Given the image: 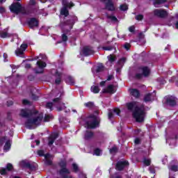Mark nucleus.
<instances>
[{
	"mask_svg": "<svg viewBox=\"0 0 178 178\" xmlns=\"http://www.w3.org/2000/svg\"><path fill=\"white\" fill-rule=\"evenodd\" d=\"M19 116L22 118H29V120L25 123L27 129H35V126H38L42 120V115L34 114L30 110L22 109L19 113Z\"/></svg>",
	"mask_w": 178,
	"mask_h": 178,
	"instance_id": "nucleus-1",
	"label": "nucleus"
},
{
	"mask_svg": "<svg viewBox=\"0 0 178 178\" xmlns=\"http://www.w3.org/2000/svg\"><path fill=\"white\" fill-rule=\"evenodd\" d=\"M127 106L129 111H134L133 116L134 119H136V122H144L146 113L145 107H144V106L140 104V103L137 102H132L131 103H128Z\"/></svg>",
	"mask_w": 178,
	"mask_h": 178,
	"instance_id": "nucleus-2",
	"label": "nucleus"
},
{
	"mask_svg": "<svg viewBox=\"0 0 178 178\" xmlns=\"http://www.w3.org/2000/svg\"><path fill=\"white\" fill-rule=\"evenodd\" d=\"M53 106L57 108V111H63L65 109V104L60 102V98L56 97L53 100V102H48L46 104V108L52 111Z\"/></svg>",
	"mask_w": 178,
	"mask_h": 178,
	"instance_id": "nucleus-3",
	"label": "nucleus"
},
{
	"mask_svg": "<svg viewBox=\"0 0 178 178\" xmlns=\"http://www.w3.org/2000/svg\"><path fill=\"white\" fill-rule=\"evenodd\" d=\"M99 123V118L97 115H92L88 118L86 125L88 129H95L98 127Z\"/></svg>",
	"mask_w": 178,
	"mask_h": 178,
	"instance_id": "nucleus-4",
	"label": "nucleus"
},
{
	"mask_svg": "<svg viewBox=\"0 0 178 178\" xmlns=\"http://www.w3.org/2000/svg\"><path fill=\"white\" fill-rule=\"evenodd\" d=\"M10 10L13 13H16L17 15L18 13H22V15H27V13L26 12V8L22 6V4L20 3H13L10 7Z\"/></svg>",
	"mask_w": 178,
	"mask_h": 178,
	"instance_id": "nucleus-5",
	"label": "nucleus"
},
{
	"mask_svg": "<svg viewBox=\"0 0 178 178\" xmlns=\"http://www.w3.org/2000/svg\"><path fill=\"white\" fill-rule=\"evenodd\" d=\"M62 68H58L57 70L53 69L51 71V74L52 76H54L56 77L55 83L56 84H60V81L62 80Z\"/></svg>",
	"mask_w": 178,
	"mask_h": 178,
	"instance_id": "nucleus-6",
	"label": "nucleus"
},
{
	"mask_svg": "<svg viewBox=\"0 0 178 178\" xmlns=\"http://www.w3.org/2000/svg\"><path fill=\"white\" fill-rule=\"evenodd\" d=\"M63 9L60 10V15L66 17L69 15V10H67V8H72L74 6V4L72 2L67 3L66 1H63Z\"/></svg>",
	"mask_w": 178,
	"mask_h": 178,
	"instance_id": "nucleus-7",
	"label": "nucleus"
},
{
	"mask_svg": "<svg viewBox=\"0 0 178 178\" xmlns=\"http://www.w3.org/2000/svg\"><path fill=\"white\" fill-rule=\"evenodd\" d=\"M60 165L62 168L61 170L60 171V175H61V176H63V178H72L70 175H69V173H70V171H69V170H67L65 168L66 161H61L60 163Z\"/></svg>",
	"mask_w": 178,
	"mask_h": 178,
	"instance_id": "nucleus-8",
	"label": "nucleus"
},
{
	"mask_svg": "<svg viewBox=\"0 0 178 178\" xmlns=\"http://www.w3.org/2000/svg\"><path fill=\"white\" fill-rule=\"evenodd\" d=\"M47 67V63L38 60L36 63V68L35 69V73H44V69Z\"/></svg>",
	"mask_w": 178,
	"mask_h": 178,
	"instance_id": "nucleus-9",
	"label": "nucleus"
},
{
	"mask_svg": "<svg viewBox=\"0 0 178 178\" xmlns=\"http://www.w3.org/2000/svg\"><path fill=\"white\" fill-rule=\"evenodd\" d=\"M139 73L136 74L138 79H141L142 76H147L149 74V68L147 67H142L139 69Z\"/></svg>",
	"mask_w": 178,
	"mask_h": 178,
	"instance_id": "nucleus-10",
	"label": "nucleus"
},
{
	"mask_svg": "<svg viewBox=\"0 0 178 178\" xmlns=\"http://www.w3.org/2000/svg\"><path fill=\"white\" fill-rule=\"evenodd\" d=\"M26 49H27V44H22L20 48L16 49L15 55L19 56V58H24L23 55H24V51H26Z\"/></svg>",
	"mask_w": 178,
	"mask_h": 178,
	"instance_id": "nucleus-11",
	"label": "nucleus"
},
{
	"mask_svg": "<svg viewBox=\"0 0 178 178\" xmlns=\"http://www.w3.org/2000/svg\"><path fill=\"white\" fill-rule=\"evenodd\" d=\"M156 98V93L153 92L152 93H147L143 99L145 102H152Z\"/></svg>",
	"mask_w": 178,
	"mask_h": 178,
	"instance_id": "nucleus-12",
	"label": "nucleus"
},
{
	"mask_svg": "<svg viewBox=\"0 0 178 178\" xmlns=\"http://www.w3.org/2000/svg\"><path fill=\"white\" fill-rule=\"evenodd\" d=\"M154 16H157V17H166L168 16V12L165 10L156 9L154 10Z\"/></svg>",
	"mask_w": 178,
	"mask_h": 178,
	"instance_id": "nucleus-13",
	"label": "nucleus"
},
{
	"mask_svg": "<svg viewBox=\"0 0 178 178\" xmlns=\"http://www.w3.org/2000/svg\"><path fill=\"white\" fill-rule=\"evenodd\" d=\"M104 94H115L116 88L113 85H109L108 87L102 90Z\"/></svg>",
	"mask_w": 178,
	"mask_h": 178,
	"instance_id": "nucleus-14",
	"label": "nucleus"
},
{
	"mask_svg": "<svg viewBox=\"0 0 178 178\" xmlns=\"http://www.w3.org/2000/svg\"><path fill=\"white\" fill-rule=\"evenodd\" d=\"M92 54H94V50L90 47H84L81 51V55H83V56H88V55H92Z\"/></svg>",
	"mask_w": 178,
	"mask_h": 178,
	"instance_id": "nucleus-15",
	"label": "nucleus"
},
{
	"mask_svg": "<svg viewBox=\"0 0 178 178\" xmlns=\"http://www.w3.org/2000/svg\"><path fill=\"white\" fill-rule=\"evenodd\" d=\"M166 102L167 105H169L170 106H175L177 102V99L173 96H170L166 98Z\"/></svg>",
	"mask_w": 178,
	"mask_h": 178,
	"instance_id": "nucleus-16",
	"label": "nucleus"
},
{
	"mask_svg": "<svg viewBox=\"0 0 178 178\" xmlns=\"http://www.w3.org/2000/svg\"><path fill=\"white\" fill-rule=\"evenodd\" d=\"M8 172L13 170V165L11 163H8L6 165V168H1L0 173L1 175H6V173H8Z\"/></svg>",
	"mask_w": 178,
	"mask_h": 178,
	"instance_id": "nucleus-17",
	"label": "nucleus"
},
{
	"mask_svg": "<svg viewBox=\"0 0 178 178\" xmlns=\"http://www.w3.org/2000/svg\"><path fill=\"white\" fill-rule=\"evenodd\" d=\"M126 166H129V162L126 161H119L116 165V169L117 170H122V169H124Z\"/></svg>",
	"mask_w": 178,
	"mask_h": 178,
	"instance_id": "nucleus-18",
	"label": "nucleus"
},
{
	"mask_svg": "<svg viewBox=\"0 0 178 178\" xmlns=\"http://www.w3.org/2000/svg\"><path fill=\"white\" fill-rule=\"evenodd\" d=\"M120 113V110L119 108H115L112 111H110L108 112V119H113L115 118V115H119Z\"/></svg>",
	"mask_w": 178,
	"mask_h": 178,
	"instance_id": "nucleus-19",
	"label": "nucleus"
},
{
	"mask_svg": "<svg viewBox=\"0 0 178 178\" xmlns=\"http://www.w3.org/2000/svg\"><path fill=\"white\" fill-rule=\"evenodd\" d=\"M28 23L31 29H33V27L38 26V21L35 18H31Z\"/></svg>",
	"mask_w": 178,
	"mask_h": 178,
	"instance_id": "nucleus-20",
	"label": "nucleus"
},
{
	"mask_svg": "<svg viewBox=\"0 0 178 178\" xmlns=\"http://www.w3.org/2000/svg\"><path fill=\"white\" fill-rule=\"evenodd\" d=\"M45 163L46 165H52V155L51 154H45Z\"/></svg>",
	"mask_w": 178,
	"mask_h": 178,
	"instance_id": "nucleus-21",
	"label": "nucleus"
},
{
	"mask_svg": "<svg viewBox=\"0 0 178 178\" xmlns=\"http://www.w3.org/2000/svg\"><path fill=\"white\" fill-rule=\"evenodd\" d=\"M106 8L108 10H115V6L113 3H112V0H108V2L106 3Z\"/></svg>",
	"mask_w": 178,
	"mask_h": 178,
	"instance_id": "nucleus-22",
	"label": "nucleus"
},
{
	"mask_svg": "<svg viewBox=\"0 0 178 178\" xmlns=\"http://www.w3.org/2000/svg\"><path fill=\"white\" fill-rule=\"evenodd\" d=\"M104 70V67L102 65L97 67L96 69L93 68L92 72L93 74H97V73H99V72H102Z\"/></svg>",
	"mask_w": 178,
	"mask_h": 178,
	"instance_id": "nucleus-23",
	"label": "nucleus"
},
{
	"mask_svg": "<svg viewBox=\"0 0 178 178\" xmlns=\"http://www.w3.org/2000/svg\"><path fill=\"white\" fill-rule=\"evenodd\" d=\"M130 93L136 98H138V97H140V92H138L137 89H131Z\"/></svg>",
	"mask_w": 178,
	"mask_h": 178,
	"instance_id": "nucleus-24",
	"label": "nucleus"
},
{
	"mask_svg": "<svg viewBox=\"0 0 178 178\" xmlns=\"http://www.w3.org/2000/svg\"><path fill=\"white\" fill-rule=\"evenodd\" d=\"M58 137L57 134H54L51 135V136L49 138V145H52L54 144V141H55V138Z\"/></svg>",
	"mask_w": 178,
	"mask_h": 178,
	"instance_id": "nucleus-25",
	"label": "nucleus"
},
{
	"mask_svg": "<svg viewBox=\"0 0 178 178\" xmlns=\"http://www.w3.org/2000/svg\"><path fill=\"white\" fill-rule=\"evenodd\" d=\"M92 136H94V134L90 131H86L85 133V140H90V138H92Z\"/></svg>",
	"mask_w": 178,
	"mask_h": 178,
	"instance_id": "nucleus-26",
	"label": "nucleus"
},
{
	"mask_svg": "<svg viewBox=\"0 0 178 178\" xmlns=\"http://www.w3.org/2000/svg\"><path fill=\"white\" fill-rule=\"evenodd\" d=\"M66 83L70 86H73L74 84V79H73L72 76H68L66 79Z\"/></svg>",
	"mask_w": 178,
	"mask_h": 178,
	"instance_id": "nucleus-27",
	"label": "nucleus"
},
{
	"mask_svg": "<svg viewBox=\"0 0 178 178\" xmlns=\"http://www.w3.org/2000/svg\"><path fill=\"white\" fill-rule=\"evenodd\" d=\"M9 149H10V140H7L4 145V151L6 152H8V151H9Z\"/></svg>",
	"mask_w": 178,
	"mask_h": 178,
	"instance_id": "nucleus-28",
	"label": "nucleus"
},
{
	"mask_svg": "<svg viewBox=\"0 0 178 178\" xmlns=\"http://www.w3.org/2000/svg\"><path fill=\"white\" fill-rule=\"evenodd\" d=\"M165 0H154V5L155 8H159V5H161V3H165Z\"/></svg>",
	"mask_w": 178,
	"mask_h": 178,
	"instance_id": "nucleus-29",
	"label": "nucleus"
},
{
	"mask_svg": "<svg viewBox=\"0 0 178 178\" xmlns=\"http://www.w3.org/2000/svg\"><path fill=\"white\" fill-rule=\"evenodd\" d=\"M90 90L94 94H98V92H99V87L98 86H93L91 87Z\"/></svg>",
	"mask_w": 178,
	"mask_h": 178,
	"instance_id": "nucleus-30",
	"label": "nucleus"
},
{
	"mask_svg": "<svg viewBox=\"0 0 178 178\" xmlns=\"http://www.w3.org/2000/svg\"><path fill=\"white\" fill-rule=\"evenodd\" d=\"M72 169L73 172H74L75 173H77V172H80V168H79V165H77V164L76 163L72 164Z\"/></svg>",
	"mask_w": 178,
	"mask_h": 178,
	"instance_id": "nucleus-31",
	"label": "nucleus"
},
{
	"mask_svg": "<svg viewBox=\"0 0 178 178\" xmlns=\"http://www.w3.org/2000/svg\"><path fill=\"white\" fill-rule=\"evenodd\" d=\"M93 155H96L97 156H99L102 155V150H101L99 149H95Z\"/></svg>",
	"mask_w": 178,
	"mask_h": 178,
	"instance_id": "nucleus-32",
	"label": "nucleus"
},
{
	"mask_svg": "<svg viewBox=\"0 0 178 178\" xmlns=\"http://www.w3.org/2000/svg\"><path fill=\"white\" fill-rule=\"evenodd\" d=\"M143 163L145 166H149V165H151V159L145 158L143 159Z\"/></svg>",
	"mask_w": 178,
	"mask_h": 178,
	"instance_id": "nucleus-33",
	"label": "nucleus"
},
{
	"mask_svg": "<svg viewBox=\"0 0 178 178\" xmlns=\"http://www.w3.org/2000/svg\"><path fill=\"white\" fill-rule=\"evenodd\" d=\"M54 119V116L52 115H47L44 117V122H49V120H52Z\"/></svg>",
	"mask_w": 178,
	"mask_h": 178,
	"instance_id": "nucleus-34",
	"label": "nucleus"
},
{
	"mask_svg": "<svg viewBox=\"0 0 178 178\" xmlns=\"http://www.w3.org/2000/svg\"><path fill=\"white\" fill-rule=\"evenodd\" d=\"M170 170H171L172 172H177L178 170V167L176 165H172L171 166L169 167Z\"/></svg>",
	"mask_w": 178,
	"mask_h": 178,
	"instance_id": "nucleus-35",
	"label": "nucleus"
},
{
	"mask_svg": "<svg viewBox=\"0 0 178 178\" xmlns=\"http://www.w3.org/2000/svg\"><path fill=\"white\" fill-rule=\"evenodd\" d=\"M120 10H127L129 9V6L127 4H122L120 6Z\"/></svg>",
	"mask_w": 178,
	"mask_h": 178,
	"instance_id": "nucleus-36",
	"label": "nucleus"
},
{
	"mask_svg": "<svg viewBox=\"0 0 178 178\" xmlns=\"http://www.w3.org/2000/svg\"><path fill=\"white\" fill-rule=\"evenodd\" d=\"M108 59L109 62L112 63V62H115V60L116 59V58L113 55H110L108 56Z\"/></svg>",
	"mask_w": 178,
	"mask_h": 178,
	"instance_id": "nucleus-37",
	"label": "nucleus"
},
{
	"mask_svg": "<svg viewBox=\"0 0 178 178\" xmlns=\"http://www.w3.org/2000/svg\"><path fill=\"white\" fill-rule=\"evenodd\" d=\"M115 152H118V147H116V146H114L110 149V153L115 154Z\"/></svg>",
	"mask_w": 178,
	"mask_h": 178,
	"instance_id": "nucleus-38",
	"label": "nucleus"
},
{
	"mask_svg": "<svg viewBox=\"0 0 178 178\" xmlns=\"http://www.w3.org/2000/svg\"><path fill=\"white\" fill-rule=\"evenodd\" d=\"M124 62H126V58H122L118 61V64L120 65V66H123Z\"/></svg>",
	"mask_w": 178,
	"mask_h": 178,
	"instance_id": "nucleus-39",
	"label": "nucleus"
},
{
	"mask_svg": "<svg viewBox=\"0 0 178 178\" xmlns=\"http://www.w3.org/2000/svg\"><path fill=\"white\" fill-rule=\"evenodd\" d=\"M1 36L2 37V38H6V37H10V35L7 32H3L1 33Z\"/></svg>",
	"mask_w": 178,
	"mask_h": 178,
	"instance_id": "nucleus-40",
	"label": "nucleus"
},
{
	"mask_svg": "<svg viewBox=\"0 0 178 178\" xmlns=\"http://www.w3.org/2000/svg\"><path fill=\"white\" fill-rule=\"evenodd\" d=\"M74 24V22L70 21V25H67V24H65V28L67 29V27H70V29H72V27H73V25Z\"/></svg>",
	"mask_w": 178,
	"mask_h": 178,
	"instance_id": "nucleus-41",
	"label": "nucleus"
},
{
	"mask_svg": "<svg viewBox=\"0 0 178 178\" xmlns=\"http://www.w3.org/2000/svg\"><path fill=\"white\" fill-rule=\"evenodd\" d=\"M26 161H22L21 162V166H26V168H30V163H26Z\"/></svg>",
	"mask_w": 178,
	"mask_h": 178,
	"instance_id": "nucleus-42",
	"label": "nucleus"
},
{
	"mask_svg": "<svg viewBox=\"0 0 178 178\" xmlns=\"http://www.w3.org/2000/svg\"><path fill=\"white\" fill-rule=\"evenodd\" d=\"M93 105V102H88L85 104V106H86V108H91V106H92Z\"/></svg>",
	"mask_w": 178,
	"mask_h": 178,
	"instance_id": "nucleus-43",
	"label": "nucleus"
},
{
	"mask_svg": "<svg viewBox=\"0 0 178 178\" xmlns=\"http://www.w3.org/2000/svg\"><path fill=\"white\" fill-rule=\"evenodd\" d=\"M22 104H23V105H30V102H29V100H27V99H24L22 101Z\"/></svg>",
	"mask_w": 178,
	"mask_h": 178,
	"instance_id": "nucleus-44",
	"label": "nucleus"
},
{
	"mask_svg": "<svg viewBox=\"0 0 178 178\" xmlns=\"http://www.w3.org/2000/svg\"><path fill=\"white\" fill-rule=\"evenodd\" d=\"M143 17H144L142 15H139L136 17V20H143Z\"/></svg>",
	"mask_w": 178,
	"mask_h": 178,
	"instance_id": "nucleus-45",
	"label": "nucleus"
},
{
	"mask_svg": "<svg viewBox=\"0 0 178 178\" xmlns=\"http://www.w3.org/2000/svg\"><path fill=\"white\" fill-rule=\"evenodd\" d=\"M38 154L39 155V156H42L44 155V150H38Z\"/></svg>",
	"mask_w": 178,
	"mask_h": 178,
	"instance_id": "nucleus-46",
	"label": "nucleus"
},
{
	"mask_svg": "<svg viewBox=\"0 0 178 178\" xmlns=\"http://www.w3.org/2000/svg\"><path fill=\"white\" fill-rule=\"evenodd\" d=\"M109 19H111L112 20V22L118 21V18H116V17H115V16H111V17H109Z\"/></svg>",
	"mask_w": 178,
	"mask_h": 178,
	"instance_id": "nucleus-47",
	"label": "nucleus"
},
{
	"mask_svg": "<svg viewBox=\"0 0 178 178\" xmlns=\"http://www.w3.org/2000/svg\"><path fill=\"white\" fill-rule=\"evenodd\" d=\"M124 47L125 48V49H127V51H129V49L130 48V44H129V43L125 44Z\"/></svg>",
	"mask_w": 178,
	"mask_h": 178,
	"instance_id": "nucleus-48",
	"label": "nucleus"
},
{
	"mask_svg": "<svg viewBox=\"0 0 178 178\" xmlns=\"http://www.w3.org/2000/svg\"><path fill=\"white\" fill-rule=\"evenodd\" d=\"M62 40H63V41H67V36L65 34H63Z\"/></svg>",
	"mask_w": 178,
	"mask_h": 178,
	"instance_id": "nucleus-49",
	"label": "nucleus"
},
{
	"mask_svg": "<svg viewBox=\"0 0 178 178\" xmlns=\"http://www.w3.org/2000/svg\"><path fill=\"white\" fill-rule=\"evenodd\" d=\"M3 58H4V62H8L7 58H8V54H3Z\"/></svg>",
	"mask_w": 178,
	"mask_h": 178,
	"instance_id": "nucleus-50",
	"label": "nucleus"
},
{
	"mask_svg": "<svg viewBox=\"0 0 178 178\" xmlns=\"http://www.w3.org/2000/svg\"><path fill=\"white\" fill-rule=\"evenodd\" d=\"M134 26H130L129 29V31L131 32V33H133L134 31Z\"/></svg>",
	"mask_w": 178,
	"mask_h": 178,
	"instance_id": "nucleus-51",
	"label": "nucleus"
},
{
	"mask_svg": "<svg viewBox=\"0 0 178 178\" xmlns=\"http://www.w3.org/2000/svg\"><path fill=\"white\" fill-rule=\"evenodd\" d=\"M166 142L167 143H170V145H171V143H175V140L174 139H172L171 140H169V139H167L166 140Z\"/></svg>",
	"mask_w": 178,
	"mask_h": 178,
	"instance_id": "nucleus-52",
	"label": "nucleus"
},
{
	"mask_svg": "<svg viewBox=\"0 0 178 178\" xmlns=\"http://www.w3.org/2000/svg\"><path fill=\"white\" fill-rule=\"evenodd\" d=\"M140 138H136V139H135V144H140Z\"/></svg>",
	"mask_w": 178,
	"mask_h": 178,
	"instance_id": "nucleus-53",
	"label": "nucleus"
},
{
	"mask_svg": "<svg viewBox=\"0 0 178 178\" xmlns=\"http://www.w3.org/2000/svg\"><path fill=\"white\" fill-rule=\"evenodd\" d=\"M111 178H122V177H120V176L118 175L117 174H115V175H113Z\"/></svg>",
	"mask_w": 178,
	"mask_h": 178,
	"instance_id": "nucleus-54",
	"label": "nucleus"
},
{
	"mask_svg": "<svg viewBox=\"0 0 178 178\" xmlns=\"http://www.w3.org/2000/svg\"><path fill=\"white\" fill-rule=\"evenodd\" d=\"M105 83H106V81H102V82H100V86L101 87H104V86H105Z\"/></svg>",
	"mask_w": 178,
	"mask_h": 178,
	"instance_id": "nucleus-55",
	"label": "nucleus"
},
{
	"mask_svg": "<svg viewBox=\"0 0 178 178\" xmlns=\"http://www.w3.org/2000/svg\"><path fill=\"white\" fill-rule=\"evenodd\" d=\"M175 80H176V77L173 76L172 78H171V79H170V82L173 83V81H175Z\"/></svg>",
	"mask_w": 178,
	"mask_h": 178,
	"instance_id": "nucleus-56",
	"label": "nucleus"
},
{
	"mask_svg": "<svg viewBox=\"0 0 178 178\" xmlns=\"http://www.w3.org/2000/svg\"><path fill=\"white\" fill-rule=\"evenodd\" d=\"M3 12H5V8H0V13H3Z\"/></svg>",
	"mask_w": 178,
	"mask_h": 178,
	"instance_id": "nucleus-57",
	"label": "nucleus"
},
{
	"mask_svg": "<svg viewBox=\"0 0 178 178\" xmlns=\"http://www.w3.org/2000/svg\"><path fill=\"white\" fill-rule=\"evenodd\" d=\"M12 69H19V66L11 65Z\"/></svg>",
	"mask_w": 178,
	"mask_h": 178,
	"instance_id": "nucleus-58",
	"label": "nucleus"
},
{
	"mask_svg": "<svg viewBox=\"0 0 178 178\" xmlns=\"http://www.w3.org/2000/svg\"><path fill=\"white\" fill-rule=\"evenodd\" d=\"M149 171L152 173H155V170H154V169L152 168H149Z\"/></svg>",
	"mask_w": 178,
	"mask_h": 178,
	"instance_id": "nucleus-59",
	"label": "nucleus"
},
{
	"mask_svg": "<svg viewBox=\"0 0 178 178\" xmlns=\"http://www.w3.org/2000/svg\"><path fill=\"white\" fill-rule=\"evenodd\" d=\"M34 3H35V1L34 0H30L31 5H34Z\"/></svg>",
	"mask_w": 178,
	"mask_h": 178,
	"instance_id": "nucleus-60",
	"label": "nucleus"
},
{
	"mask_svg": "<svg viewBox=\"0 0 178 178\" xmlns=\"http://www.w3.org/2000/svg\"><path fill=\"white\" fill-rule=\"evenodd\" d=\"M175 29H178V21L175 24Z\"/></svg>",
	"mask_w": 178,
	"mask_h": 178,
	"instance_id": "nucleus-61",
	"label": "nucleus"
},
{
	"mask_svg": "<svg viewBox=\"0 0 178 178\" xmlns=\"http://www.w3.org/2000/svg\"><path fill=\"white\" fill-rule=\"evenodd\" d=\"M140 131H141V130H140V129L135 131V134H138V133H140Z\"/></svg>",
	"mask_w": 178,
	"mask_h": 178,
	"instance_id": "nucleus-62",
	"label": "nucleus"
},
{
	"mask_svg": "<svg viewBox=\"0 0 178 178\" xmlns=\"http://www.w3.org/2000/svg\"><path fill=\"white\" fill-rule=\"evenodd\" d=\"M36 145H40V140H35Z\"/></svg>",
	"mask_w": 178,
	"mask_h": 178,
	"instance_id": "nucleus-63",
	"label": "nucleus"
},
{
	"mask_svg": "<svg viewBox=\"0 0 178 178\" xmlns=\"http://www.w3.org/2000/svg\"><path fill=\"white\" fill-rule=\"evenodd\" d=\"M13 35V38H18L17 35Z\"/></svg>",
	"mask_w": 178,
	"mask_h": 178,
	"instance_id": "nucleus-64",
	"label": "nucleus"
}]
</instances>
